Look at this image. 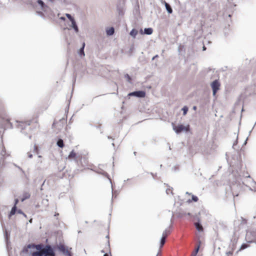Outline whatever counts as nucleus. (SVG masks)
<instances>
[{
  "label": "nucleus",
  "instance_id": "nucleus-1",
  "mask_svg": "<svg viewBox=\"0 0 256 256\" xmlns=\"http://www.w3.org/2000/svg\"><path fill=\"white\" fill-rule=\"evenodd\" d=\"M44 246L42 244H29L23 250V252L30 254V251L42 252L44 250Z\"/></svg>",
  "mask_w": 256,
  "mask_h": 256
},
{
  "label": "nucleus",
  "instance_id": "nucleus-2",
  "mask_svg": "<svg viewBox=\"0 0 256 256\" xmlns=\"http://www.w3.org/2000/svg\"><path fill=\"white\" fill-rule=\"evenodd\" d=\"M172 126L173 130L177 134L181 132H187L190 130V126L188 124H187L186 126L182 124H180L178 126H176L173 123H172Z\"/></svg>",
  "mask_w": 256,
  "mask_h": 256
},
{
  "label": "nucleus",
  "instance_id": "nucleus-3",
  "mask_svg": "<svg viewBox=\"0 0 256 256\" xmlns=\"http://www.w3.org/2000/svg\"><path fill=\"white\" fill-rule=\"evenodd\" d=\"M44 254V256H54L55 253L50 245H46L43 250L42 251Z\"/></svg>",
  "mask_w": 256,
  "mask_h": 256
},
{
  "label": "nucleus",
  "instance_id": "nucleus-4",
  "mask_svg": "<svg viewBox=\"0 0 256 256\" xmlns=\"http://www.w3.org/2000/svg\"><path fill=\"white\" fill-rule=\"evenodd\" d=\"M37 4L40 6V10L45 12L50 10V8L42 0H36Z\"/></svg>",
  "mask_w": 256,
  "mask_h": 256
},
{
  "label": "nucleus",
  "instance_id": "nucleus-5",
  "mask_svg": "<svg viewBox=\"0 0 256 256\" xmlns=\"http://www.w3.org/2000/svg\"><path fill=\"white\" fill-rule=\"evenodd\" d=\"M58 249L59 251L62 252L66 256H72L71 254L68 250L66 248L64 245L62 244H60L57 246Z\"/></svg>",
  "mask_w": 256,
  "mask_h": 256
},
{
  "label": "nucleus",
  "instance_id": "nucleus-6",
  "mask_svg": "<svg viewBox=\"0 0 256 256\" xmlns=\"http://www.w3.org/2000/svg\"><path fill=\"white\" fill-rule=\"evenodd\" d=\"M211 86L212 89V94L214 96L218 90H219L220 84L218 80H215L211 84Z\"/></svg>",
  "mask_w": 256,
  "mask_h": 256
},
{
  "label": "nucleus",
  "instance_id": "nucleus-7",
  "mask_svg": "<svg viewBox=\"0 0 256 256\" xmlns=\"http://www.w3.org/2000/svg\"><path fill=\"white\" fill-rule=\"evenodd\" d=\"M128 95L130 96H134L138 98H144L146 96V92L142 90L136 91L130 93Z\"/></svg>",
  "mask_w": 256,
  "mask_h": 256
},
{
  "label": "nucleus",
  "instance_id": "nucleus-8",
  "mask_svg": "<svg viewBox=\"0 0 256 256\" xmlns=\"http://www.w3.org/2000/svg\"><path fill=\"white\" fill-rule=\"evenodd\" d=\"M70 22L72 23L71 26H70L74 30L76 33H78L79 32V30H78V28L76 24L75 20H73L71 21Z\"/></svg>",
  "mask_w": 256,
  "mask_h": 256
},
{
  "label": "nucleus",
  "instance_id": "nucleus-9",
  "mask_svg": "<svg viewBox=\"0 0 256 256\" xmlns=\"http://www.w3.org/2000/svg\"><path fill=\"white\" fill-rule=\"evenodd\" d=\"M114 28L113 27H110L106 30V34L108 36H111L114 34Z\"/></svg>",
  "mask_w": 256,
  "mask_h": 256
},
{
  "label": "nucleus",
  "instance_id": "nucleus-10",
  "mask_svg": "<svg viewBox=\"0 0 256 256\" xmlns=\"http://www.w3.org/2000/svg\"><path fill=\"white\" fill-rule=\"evenodd\" d=\"M195 226L196 230L198 232H202L204 230L202 226L200 224V222H196L194 224Z\"/></svg>",
  "mask_w": 256,
  "mask_h": 256
},
{
  "label": "nucleus",
  "instance_id": "nucleus-11",
  "mask_svg": "<svg viewBox=\"0 0 256 256\" xmlns=\"http://www.w3.org/2000/svg\"><path fill=\"white\" fill-rule=\"evenodd\" d=\"M164 5L166 6V8L168 14H172V10L169 4L164 2Z\"/></svg>",
  "mask_w": 256,
  "mask_h": 256
},
{
  "label": "nucleus",
  "instance_id": "nucleus-12",
  "mask_svg": "<svg viewBox=\"0 0 256 256\" xmlns=\"http://www.w3.org/2000/svg\"><path fill=\"white\" fill-rule=\"evenodd\" d=\"M56 145L58 146L60 148H62L64 146L63 140L61 138L58 139L57 141Z\"/></svg>",
  "mask_w": 256,
  "mask_h": 256
},
{
  "label": "nucleus",
  "instance_id": "nucleus-13",
  "mask_svg": "<svg viewBox=\"0 0 256 256\" xmlns=\"http://www.w3.org/2000/svg\"><path fill=\"white\" fill-rule=\"evenodd\" d=\"M152 32H153V30L152 28H145L144 29V34H146L148 35L151 34L152 33Z\"/></svg>",
  "mask_w": 256,
  "mask_h": 256
},
{
  "label": "nucleus",
  "instance_id": "nucleus-14",
  "mask_svg": "<svg viewBox=\"0 0 256 256\" xmlns=\"http://www.w3.org/2000/svg\"><path fill=\"white\" fill-rule=\"evenodd\" d=\"M84 46H85V43L84 42L82 44V47L80 48V52H79V55L82 56H84Z\"/></svg>",
  "mask_w": 256,
  "mask_h": 256
},
{
  "label": "nucleus",
  "instance_id": "nucleus-15",
  "mask_svg": "<svg viewBox=\"0 0 256 256\" xmlns=\"http://www.w3.org/2000/svg\"><path fill=\"white\" fill-rule=\"evenodd\" d=\"M16 206H14L12 208V210H11L10 212V213L9 214V216H8L9 218H10L12 215L15 214V213L16 212Z\"/></svg>",
  "mask_w": 256,
  "mask_h": 256
},
{
  "label": "nucleus",
  "instance_id": "nucleus-16",
  "mask_svg": "<svg viewBox=\"0 0 256 256\" xmlns=\"http://www.w3.org/2000/svg\"><path fill=\"white\" fill-rule=\"evenodd\" d=\"M1 150L0 149V154L2 156H4L6 154V150L5 149V148L4 146L3 145L1 146L0 148Z\"/></svg>",
  "mask_w": 256,
  "mask_h": 256
},
{
  "label": "nucleus",
  "instance_id": "nucleus-17",
  "mask_svg": "<svg viewBox=\"0 0 256 256\" xmlns=\"http://www.w3.org/2000/svg\"><path fill=\"white\" fill-rule=\"evenodd\" d=\"M30 197V194L29 193L26 192L22 196V198L21 199L22 202H24V200L28 199Z\"/></svg>",
  "mask_w": 256,
  "mask_h": 256
},
{
  "label": "nucleus",
  "instance_id": "nucleus-18",
  "mask_svg": "<svg viewBox=\"0 0 256 256\" xmlns=\"http://www.w3.org/2000/svg\"><path fill=\"white\" fill-rule=\"evenodd\" d=\"M117 10H118V14L122 16V15L124 14V10H123V8L122 7L118 6H117Z\"/></svg>",
  "mask_w": 256,
  "mask_h": 256
},
{
  "label": "nucleus",
  "instance_id": "nucleus-19",
  "mask_svg": "<svg viewBox=\"0 0 256 256\" xmlns=\"http://www.w3.org/2000/svg\"><path fill=\"white\" fill-rule=\"evenodd\" d=\"M138 34V31L135 29H132L130 32V34L131 36H132L133 38H135L136 34Z\"/></svg>",
  "mask_w": 256,
  "mask_h": 256
},
{
  "label": "nucleus",
  "instance_id": "nucleus-20",
  "mask_svg": "<svg viewBox=\"0 0 256 256\" xmlns=\"http://www.w3.org/2000/svg\"><path fill=\"white\" fill-rule=\"evenodd\" d=\"M192 200L194 201V202H196L198 200V198L196 196L192 195V200H188V202H192Z\"/></svg>",
  "mask_w": 256,
  "mask_h": 256
},
{
  "label": "nucleus",
  "instance_id": "nucleus-21",
  "mask_svg": "<svg viewBox=\"0 0 256 256\" xmlns=\"http://www.w3.org/2000/svg\"><path fill=\"white\" fill-rule=\"evenodd\" d=\"M166 238V237L162 236L161 240H160V247L162 246H164V244Z\"/></svg>",
  "mask_w": 256,
  "mask_h": 256
},
{
  "label": "nucleus",
  "instance_id": "nucleus-22",
  "mask_svg": "<svg viewBox=\"0 0 256 256\" xmlns=\"http://www.w3.org/2000/svg\"><path fill=\"white\" fill-rule=\"evenodd\" d=\"M76 156V154L74 152V150H72L69 154L68 158H75Z\"/></svg>",
  "mask_w": 256,
  "mask_h": 256
},
{
  "label": "nucleus",
  "instance_id": "nucleus-23",
  "mask_svg": "<svg viewBox=\"0 0 256 256\" xmlns=\"http://www.w3.org/2000/svg\"><path fill=\"white\" fill-rule=\"evenodd\" d=\"M188 108L186 106H184L182 108V110L183 111V114L184 116H185L186 114V113H187V112L188 111Z\"/></svg>",
  "mask_w": 256,
  "mask_h": 256
},
{
  "label": "nucleus",
  "instance_id": "nucleus-24",
  "mask_svg": "<svg viewBox=\"0 0 256 256\" xmlns=\"http://www.w3.org/2000/svg\"><path fill=\"white\" fill-rule=\"evenodd\" d=\"M170 234V230L168 229H166L162 233V236L166 237L168 235Z\"/></svg>",
  "mask_w": 256,
  "mask_h": 256
},
{
  "label": "nucleus",
  "instance_id": "nucleus-25",
  "mask_svg": "<svg viewBox=\"0 0 256 256\" xmlns=\"http://www.w3.org/2000/svg\"><path fill=\"white\" fill-rule=\"evenodd\" d=\"M66 16L70 22L74 20V18L69 14H66Z\"/></svg>",
  "mask_w": 256,
  "mask_h": 256
},
{
  "label": "nucleus",
  "instance_id": "nucleus-26",
  "mask_svg": "<svg viewBox=\"0 0 256 256\" xmlns=\"http://www.w3.org/2000/svg\"><path fill=\"white\" fill-rule=\"evenodd\" d=\"M42 202L46 206V207H48V199H44L42 200Z\"/></svg>",
  "mask_w": 256,
  "mask_h": 256
},
{
  "label": "nucleus",
  "instance_id": "nucleus-27",
  "mask_svg": "<svg viewBox=\"0 0 256 256\" xmlns=\"http://www.w3.org/2000/svg\"><path fill=\"white\" fill-rule=\"evenodd\" d=\"M200 249V246H198L195 249L194 252L193 254V256H196L197 253L198 252Z\"/></svg>",
  "mask_w": 256,
  "mask_h": 256
},
{
  "label": "nucleus",
  "instance_id": "nucleus-28",
  "mask_svg": "<svg viewBox=\"0 0 256 256\" xmlns=\"http://www.w3.org/2000/svg\"><path fill=\"white\" fill-rule=\"evenodd\" d=\"M248 244H244L241 246L240 250H244V249L246 248H248Z\"/></svg>",
  "mask_w": 256,
  "mask_h": 256
},
{
  "label": "nucleus",
  "instance_id": "nucleus-29",
  "mask_svg": "<svg viewBox=\"0 0 256 256\" xmlns=\"http://www.w3.org/2000/svg\"><path fill=\"white\" fill-rule=\"evenodd\" d=\"M125 78L127 79V80L128 82H130V76L128 74H126L125 76H124Z\"/></svg>",
  "mask_w": 256,
  "mask_h": 256
},
{
  "label": "nucleus",
  "instance_id": "nucleus-30",
  "mask_svg": "<svg viewBox=\"0 0 256 256\" xmlns=\"http://www.w3.org/2000/svg\"><path fill=\"white\" fill-rule=\"evenodd\" d=\"M166 192L167 194H169L170 193L172 194V191L170 189L168 188L166 190Z\"/></svg>",
  "mask_w": 256,
  "mask_h": 256
},
{
  "label": "nucleus",
  "instance_id": "nucleus-31",
  "mask_svg": "<svg viewBox=\"0 0 256 256\" xmlns=\"http://www.w3.org/2000/svg\"><path fill=\"white\" fill-rule=\"evenodd\" d=\"M38 151V148L36 145L34 146V152H36Z\"/></svg>",
  "mask_w": 256,
  "mask_h": 256
},
{
  "label": "nucleus",
  "instance_id": "nucleus-32",
  "mask_svg": "<svg viewBox=\"0 0 256 256\" xmlns=\"http://www.w3.org/2000/svg\"><path fill=\"white\" fill-rule=\"evenodd\" d=\"M28 157L29 158H30L32 157V154L31 152H28Z\"/></svg>",
  "mask_w": 256,
  "mask_h": 256
},
{
  "label": "nucleus",
  "instance_id": "nucleus-33",
  "mask_svg": "<svg viewBox=\"0 0 256 256\" xmlns=\"http://www.w3.org/2000/svg\"><path fill=\"white\" fill-rule=\"evenodd\" d=\"M18 198L15 199L14 206H16V205L18 204Z\"/></svg>",
  "mask_w": 256,
  "mask_h": 256
},
{
  "label": "nucleus",
  "instance_id": "nucleus-34",
  "mask_svg": "<svg viewBox=\"0 0 256 256\" xmlns=\"http://www.w3.org/2000/svg\"><path fill=\"white\" fill-rule=\"evenodd\" d=\"M17 212H18V214H23V213H24V212H22V211L21 210H17Z\"/></svg>",
  "mask_w": 256,
  "mask_h": 256
},
{
  "label": "nucleus",
  "instance_id": "nucleus-35",
  "mask_svg": "<svg viewBox=\"0 0 256 256\" xmlns=\"http://www.w3.org/2000/svg\"><path fill=\"white\" fill-rule=\"evenodd\" d=\"M158 57V55H156L155 56H154L152 58V60H154L155 58H156Z\"/></svg>",
  "mask_w": 256,
  "mask_h": 256
},
{
  "label": "nucleus",
  "instance_id": "nucleus-36",
  "mask_svg": "<svg viewBox=\"0 0 256 256\" xmlns=\"http://www.w3.org/2000/svg\"><path fill=\"white\" fill-rule=\"evenodd\" d=\"M60 19L62 20H66V18L64 17H63V16L60 17Z\"/></svg>",
  "mask_w": 256,
  "mask_h": 256
},
{
  "label": "nucleus",
  "instance_id": "nucleus-37",
  "mask_svg": "<svg viewBox=\"0 0 256 256\" xmlns=\"http://www.w3.org/2000/svg\"><path fill=\"white\" fill-rule=\"evenodd\" d=\"M38 13L40 16H42L43 15L42 12H38Z\"/></svg>",
  "mask_w": 256,
  "mask_h": 256
},
{
  "label": "nucleus",
  "instance_id": "nucleus-38",
  "mask_svg": "<svg viewBox=\"0 0 256 256\" xmlns=\"http://www.w3.org/2000/svg\"><path fill=\"white\" fill-rule=\"evenodd\" d=\"M198 246H200V245L201 244V241L200 240H198Z\"/></svg>",
  "mask_w": 256,
  "mask_h": 256
},
{
  "label": "nucleus",
  "instance_id": "nucleus-39",
  "mask_svg": "<svg viewBox=\"0 0 256 256\" xmlns=\"http://www.w3.org/2000/svg\"><path fill=\"white\" fill-rule=\"evenodd\" d=\"M18 168L20 170H22V173H24V170H22L20 167H18Z\"/></svg>",
  "mask_w": 256,
  "mask_h": 256
},
{
  "label": "nucleus",
  "instance_id": "nucleus-40",
  "mask_svg": "<svg viewBox=\"0 0 256 256\" xmlns=\"http://www.w3.org/2000/svg\"><path fill=\"white\" fill-rule=\"evenodd\" d=\"M56 123L55 122H54L53 123L52 126H53L54 127V126H56Z\"/></svg>",
  "mask_w": 256,
  "mask_h": 256
},
{
  "label": "nucleus",
  "instance_id": "nucleus-41",
  "mask_svg": "<svg viewBox=\"0 0 256 256\" xmlns=\"http://www.w3.org/2000/svg\"><path fill=\"white\" fill-rule=\"evenodd\" d=\"M6 239L8 238V232L6 231Z\"/></svg>",
  "mask_w": 256,
  "mask_h": 256
},
{
  "label": "nucleus",
  "instance_id": "nucleus-42",
  "mask_svg": "<svg viewBox=\"0 0 256 256\" xmlns=\"http://www.w3.org/2000/svg\"><path fill=\"white\" fill-rule=\"evenodd\" d=\"M203 50H206V48L204 46L202 47Z\"/></svg>",
  "mask_w": 256,
  "mask_h": 256
},
{
  "label": "nucleus",
  "instance_id": "nucleus-43",
  "mask_svg": "<svg viewBox=\"0 0 256 256\" xmlns=\"http://www.w3.org/2000/svg\"><path fill=\"white\" fill-rule=\"evenodd\" d=\"M32 219L31 218L30 220H29V222L32 223Z\"/></svg>",
  "mask_w": 256,
  "mask_h": 256
},
{
  "label": "nucleus",
  "instance_id": "nucleus-44",
  "mask_svg": "<svg viewBox=\"0 0 256 256\" xmlns=\"http://www.w3.org/2000/svg\"><path fill=\"white\" fill-rule=\"evenodd\" d=\"M256 240H252L251 241H248V242H255Z\"/></svg>",
  "mask_w": 256,
  "mask_h": 256
},
{
  "label": "nucleus",
  "instance_id": "nucleus-45",
  "mask_svg": "<svg viewBox=\"0 0 256 256\" xmlns=\"http://www.w3.org/2000/svg\"><path fill=\"white\" fill-rule=\"evenodd\" d=\"M22 215L24 216L26 218V215L25 214L23 213Z\"/></svg>",
  "mask_w": 256,
  "mask_h": 256
},
{
  "label": "nucleus",
  "instance_id": "nucleus-46",
  "mask_svg": "<svg viewBox=\"0 0 256 256\" xmlns=\"http://www.w3.org/2000/svg\"><path fill=\"white\" fill-rule=\"evenodd\" d=\"M104 256H108V254H105Z\"/></svg>",
  "mask_w": 256,
  "mask_h": 256
},
{
  "label": "nucleus",
  "instance_id": "nucleus-47",
  "mask_svg": "<svg viewBox=\"0 0 256 256\" xmlns=\"http://www.w3.org/2000/svg\"><path fill=\"white\" fill-rule=\"evenodd\" d=\"M248 234H248V233L246 234V238H248Z\"/></svg>",
  "mask_w": 256,
  "mask_h": 256
},
{
  "label": "nucleus",
  "instance_id": "nucleus-48",
  "mask_svg": "<svg viewBox=\"0 0 256 256\" xmlns=\"http://www.w3.org/2000/svg\"><path fill=\"white\" fill-rule=\"evenodd\" d=\"M196 106H194L193 107V109H194V110H196Z\"/></svg>",
  "mask_w": 256,
  "mask_h": 256
},
{
  "label": "nucleus",
  "instance_id": "nucleus-49",
  "mask_svg": "<svg viewBox=\"0 0 256 256\" xmlns=\"http://www.w3.org/2000/svg\"><path fill=\"white\" fill-rule=\"evenodd\" d=\"M27 126H29L30 124V122H26Z\"/></svg>",
  "mask_w": 256,
  "mask_h": 256
},
{
  "label": "nucleus",
  "instance_id": "nucleus-50",
  "mask_svg": "<svg viewBox=\"0 0 256 256\" xmlns=\"http://www.w3.org/2000/svg\"><path fill=\"white\" fill-rule=\"evenodd\" d=\"M78 234L82 233V232H81L80 230H79V231L78 232Z\"/></svg>",
  "mask_w": 256,
  "mask_h": 256
},
{
  "label": "nucleus",
  "instance_id": "nucleus-51",
  "mask_svg": "<svg viewBox=\"0 0 256 256\" xmlns=\"http://www.w3.org/2000/svg\"><path fill=\"white\" fill-rule=\"evenodd\" d=\"M58 214H55L54 216H58Z\"/></svg>",
  "mask_w": 256,
  "mask_h": 256
},
{
  "label": "nucleus",
  "instance_id": "nucleus-52",
  "mask_svg": "<svg viewBox=\"0 0 256 256\" xmlns=\"http://www.w3.org/2000/svg\"><path fill=\"white\" fill-rule=\"evenodd\" d=\"M20 126H22V129H23V128H22V126L21 125V124H20Z\"/></svg>",
  "mask_w": 256,
  "mask_h": 256
},
{
  "label": "nucleus",
  "instance_id": "nucleus-53",
  "mask_svg": "<svg viewBox=\"0 0 256 256\" xmlns=\"http://www.w3.org/2000/svg\"><path fill=\"white\" fill-rule=\"evenodd\" d=\"M186 194H190L188 193V192H186Z\"/></svg>",
  "mask_w": 256,
  "mask_h": 256
},
{
  "label": "nucleus",
  "instance_id": "nucleus-54",
  "mask_svg": "<svg viewBox=\"0 0 256 256\" xmlns=\"http://www.w3.org/2000/svg\"><path fill=\"white\" fill-rule=\"evenodd\" d=\"M36 208H38V207H39V206H38V205H36Z\"/></svg>",
  "mask_w": 256,
  "mask_h": 256
},
{
  "label": "nucleus",
  "instance_id": "nucleus-55",
  "mask_svg": "<svg viewBox=\"0 0 256 256\" xmlns=\"http://www.w3.org/2000/svg\"><path fill=\"white\" fill-rule=\"evenodd\" d=\"M106 238H109L108 236H106Z\"/></svg>",
  "mask_w": 256,
  "mask_h": 256
},
{
  "label": "nucleus",
  "instance_id": "nucleus-56",
  "mask_svg": "<svg viewBox=\"0 0 256 256\" xmlns=\"http://www.w3.org/2000/svg\"><path fill=\"white\" fill-rule=\"evenodd\" d=\"M156 256H158V255Z\"/></svg>",
  "mask_w": 256,
  "mask_h": 256
}]
</instances>
